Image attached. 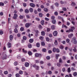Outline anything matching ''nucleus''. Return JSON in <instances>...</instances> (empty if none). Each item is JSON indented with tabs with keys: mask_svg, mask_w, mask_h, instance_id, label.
I'll return each mask as SVG.
<instances>
[{
	"mask_svg": "<svg viewBox=\"0 0 77 77\" xmlns=\"http://www.w3.org/2000/svg\"><path fill=\"white\" fill-rule=\"evenodd\" d=\"M23 5L24 7H26V6H27V5L26 4V3H23Z\"/></svg>",
	"mask_w": 77,
	"mask_h": 77,
	"instance_id": "nucleus-59",
	"label": "nucleus"
},
{
	"mask_svg": "<svg viewBox=\"0 0 77 77\" xmlns=\"http://www.w3.org/2000/svg\"><path fill=\"white\" fill-rule=\"evenodd\" d=\"M16 77H20V75L19 74L17 73L16 74Z\"/></svg>",
	"mask_w": 77,
	"mask_h": 77,
	"instance_id": "nucleus-44",
	"label": "nucleus"
},
{
	"mask_svg": "<svg viewBox=\"0 0 77 77\" xmlns=\"http://www.w3.org/2000/svg\"><path fill=\"white\" fill-rule=\"evenodd\" d=\"M46 40L48 42V41H50V39H49V38H48V37H47L46 38Z\"/></svg>",
	"mask_w": 77,
	"mask_h": 77,
	"instance_id": "nucleus-54",
	"label": "nucleus"
},
{
	"mask_svg": "<svg viewBox=\"0 0 77 77\" xmlns=\"http://www.w3.org/2000/svg\"><path fill=\"white\" fill-rule=\"evenodd\" d=\"M39 54L36 53L35 54V57H39Z\"/></svg>",
	"mask_w": 77,
	"mask_h": 77,
	"instance_id": "nucleus-12",
	"label": "nucleus"
},
{
	"mask_svg": "<svg viewBox=\"0 0 77 77\" xmlns=\"http://www.w3.org/2000/svg\"><path fill=\"white\" fill-rule=\"evenodd\" d=\"M55 5H56V6L57 7H58V6H59V3H57V2L56 3H55Z\"/></svg>",
	"mask_w": 77,
	"mask_h": 77,
	"instance_id": "nucleus-50",
	"label": "nucleus"
},
{
	"mask_svg": "<svg viewBox=\"0 0 77 77\" xmlns=\"http://www.w3.org/2000/svg\"><path fill=\"white\" fill-rule=\"evenodd\" d=\"M28 54L29 56H32V53L30 51H28Z\"/></svg>",
	"mask_w": 77,
	"mask_h": 77,
	"instance_id": "nucleus-14",
	"label": "nucleus"
},
{
	"mask_svg": "<svg viewBox=\"0 0 77 77\" xmlns=\"http://www.w3.org/2000/svg\"><path fill=\"white\" fill-rule=\"evenodd\" d=\"M71 72V69L70 68H69L68 69V72Z\"/></svg>",
	"mask_w": 77,
	"mask_h": 77,
	"instance_id": "nucleus-46",
	"label": "nucleus"
},
{
	"mask_svg": "<svg viewBox=\"0 0 77 77\" xmlns=\"http://www.w3.org/2000/svg\"><path fill=\"white\" fill-rule=\"evenodd\" d=\"M23 52V53H27V51L26 50H24V49H22Z\"/></svg>",
	"mask_w": 77,
	"mask_h": 77,
	"instance_id": "nucleus-34",
	"label": "nucleus"
},
{
	"mask_svg": "<svg viewBox=\"0 0 77 77\" xmlns=\"http://www.w3.org/2000/svg\"><path fill=\"white\" fill-rule=\"evenodd\" d=\"M22 62H25L26 61V60L24 58H22L21 59Z\"/></svg>",
	"mask_w": 77,
	"mask_h": 77,
	"instance_id": "nucleus-37",
	"label": "nucleus"
},
{
	"mask_svg": "<svg viewBox=\"0 0 77 77\" xmlns=\"http://www.w3.org/2000/svg\"><path fill=\"white\" fill-rule=\"evenodd\" d=\"M43 15V14L42 13H39V16L40 17H42V16Z\"/></svg>",
	"mask_w": 77,
	"mask_h": 77,
	"instance_id": "nucleus-18",
	"label": "nucleus"
},
{
	"mask_svg": "<svg viewBox=\"0 0 77 77\" xmlns=\"http://www.w3.org/2000/svg\"><path fill=\"white\" fill-rule=\"evenodd\" d=\"M4 3L3 2H0V6H4Z\"/></svg>",
	"mask_w": 77,
	"mask_h": 77,
	"instance_id": "nucleus-17",
	"label": "nucleus"
},
{
	"mask_svg": "<svg viewBox=\"0 0 77 77\" xmlns=\"http://www.w3.org/2000/svg\"><path fill=\"white\" fill-rule=\"evenodd\" d=\"M69 41H70V40H69V39L67 38L66 39V42L67 43H69Z\"/></svg>",
	"mask_w": 77,
	"mask_h": 77,
	"instance_id": "nucleus-39",
	"label": "nucleus"
},
{
	"mask_svg": "<svg viewBox=\"0 0 77 77\" xmlns=\"http://www.w3.org/2000/svg\"><path fill=\"white\" fill-rule=\"evenodd\" d=\"M73 75L75 76H76L77 75V73L76 72H75L74 73Z\"/></svg>",
	"mask_w": 77,
	"mask_h": 77,
	"instance_id": "nucleus-60",
	"label": "nucleus"
},
{
	"mask_svg": "<svg viewBox=\"0 0 77 77\" xmlns=\"http://www.w3.org/2000/svg\"><path fill=\"white\" fill-rule=\"evenodd\" d=\"M17 64H18V63H17V62H14V65L15 66H17Z\"/></svg>",
	"mask_w": 77,
	"mask_h": 77,
	"instance_id": "nucleus-42",
	"label": "nucleus"
},
{
	"mask_svg": "<svg viewBox=\"0 0 77 77\" xmlns=\"http://www.w3.org/2000/svg\"><path fill=\"white\" fill-rule=\"evenodd\" d=\"M8 77H12V75L11 74H8Z\"/></svg>",
	"mask_w": 77,
	"mask_h": 77,
	"instance_id": "nucleus-61",
	"label": "nucleus"
},
{
	"mask_svg": "<svg viewBox=\"0 0 77 77\" xmlns=\"http://www.w3.org/2000/svg\"><path fill=\"white\" fill-rule=\"evenodd\" d=\"M62 27V28H63V27H65L66 28H67V26L66 25L63 24Z\"/></svg>",
	"mask_w": 77,
	"mask_h": 77,
	"instance_id": "nucleus-45",
	"label": "nucleus"
},
{
	"mask_svg": "<svg viewBox=\"0 0 77 77\" xmlns=\"http://www.w3.org/2000/svg\"><path fill=\"white\" fill-rule=\"evenodd\" d=\"M57 66H58L59 67L60 66V63H57Z\"/></svg>",
	"mask_w": 77,
	"mask_h": 77,
	"instance_id": "nucleus-38",
	"label": "nucleus"
},
{
	"mask_svg": "<svg viewBox=\"0 0 77 77\" xmlns=\"http://www.w3.org/2000/svg\"><path fill=\"white\" fill-rule=\"evenodd\" d=\"M42 51L43 52H46L47 50L45 48H44L42 49Z\"/></svg>",
	"mask_w": 77,
	"mask_h": 77,
	"instance_id": "nucleus-43",
	"label": "nucleus"
},
{
	"mask_svg": "<svg viewBox=\"0 0 77 77\" xmlns=\"http://www.w3.org/2000/svg\"><path fill=\"white\" fill-rule=\"evenodd\" d=\"M46 59L47 60H50V56H47L46 57Z\"/></svg>",
	"mask_w": 77,
	"mask_h": 77,
	"instance_id": "nucleus-47",
	"label": "nucleus"
},
{
	"mask_svg": "<svg viewBox=\"0 0 77 77\" xmlns=\"http://www.w3.org/2000/svg\"><path fill=\"white\" fill-rule=\"evenodd\" d=\"M8 48L11 47V43H8Z\"/></svg>",
	"mask_w": 77,
	"mask_h": 77,
	"instance_id": "nucleus-10",
	"label": "nucleus"
},
{
	"mask_svg": "<svg viewBox=\"0 0 77 77\" xmlns=\"http://www.w3.org/2000/svg\"><path fill=\"white\" fill-rule=\"evenodd\" d=\"M9 38H10V40H11V41H12V40L13 39V36H12V35H10Z\"/></svg>",
	"mask_w": 77,
	"mask_h": 77,
	"instance_id": "nucleus-8",
	"label": "nucleus"
},
{
	"mask_svg": "<svg viewBox=\"0 0 77 77\" xmlns=\"http://www.w3.org/2000/svg\"><path fill=\"white\" fill-rule=\"evenodd\" d=\"M77 49L75 48H74V49H73V51L74 52H76L77 51Z\"/></svg>",
	"mask_w": 77,
	"mask_h": 77,
	"instance_id": "nucleus-35",
	"label": "nucleus"
},
{
	"mask_svg": "<svg viewBox=\"0 0 77 77\" xmlns=\"http://www.w3.org/2000/svg\"><path fill=\"white\" fill-rule=\"evenodd\" d=\"M56 51L57 53H59L60 52V51L59 50V49L57 48L56 49Z\"/></svg>",
	"mask_w": 77,
	"mask_h": 77,
	"instance_id": "nucleus-26",
	"label": "nucleus"
},
{
	"mask_svg": "<svg viewBox=\"0 0 77 77\" xmlns=\"http://www.w3.org/2000/svg\"><path fill=\"white\" fill-rule=\"evenodd\" d=\"M44 11L45 12H48V10L47 8H45L44 9Z\"/></svg>",
	"mask_w": 77,
	"mask_h": 77,
	"instance_id": "nucleus-36",
	"label": "nucleus"
},
{
	"mask_svg": "<svg viewBox=\"0 0 77 77\" xmlns=\"http://www.w3.org/2000/svg\"><path fill=\"white\" fill-rule=\"evenodd\" d=\"M17 17H18V15L15 14H14V16L13 17V19L17 20Z\"/></svg>",
	"mask_w": 77,
	"mask_h": 77,
	"instance_id": "nucleus-2",
	"label": "nucleus"
},
{
	"mask_svg": "<svg viewBox=\"0 0 77 77\" xmlns=\"http://www.w3.org/2000/svg\"><path fill=\"white\" fill-rule=\"evenodd\" d=\"M30 24L29 23H26V25H25V27L26 28H28L30 27Z\"/></svg>",
	"mask_w": 77,
	"mask_h": 77,
	"instance_id": "nucleus-4",
	"label": "nucleus"
},
{
	"mask_svg": "<svg viewBox=\"0 0 77 77\" xmlns=\"http://www.w3.org/2000/svg\"><path fill=\"white\" fill-rule=\"evenodd\" d=\"M51 29L53 30L55 29V26L54 25H52L51 26Z\"/></svg>",
	"mask_w": 77,
	"mask_h": 77,
	"instance_id": "nucleus-15",
	"label": "nucleus"
},
{
	"mask_svg": "<svg viewBox=\"0 0 77 77\" xmlns=\"http://www.w3.org/2000/svg\"><path fill=\"white\" fill-rule=\"evenodd\" d=\"M53 34L54 36H57V31H54V32Z\"/></svg>",
	"mask_w": 77,
	"mask_h": 77,
	"instance_id": "nucleus-3",
	"label": "nucleus"
},
{
	"mask_svg": "<svg viewBox=\"0 0 77 77\" xmlns=\"http://www.w3.org/2000/svg\"><path fill=\"white\" fill-rule=\"evenodd\" d=\"M56 51V48H54L53 49V52H55Z\"/></svg>",
	"mask_w": 77,
	"mask_h": 77,
	"instance_id": "nucleus-20",
	"label": "nucleus"
},
{
	"mask_svg": "<svg viewBox=\"0 0 77 77\" xmlns=\"http://www.w3.org/2000/svg\"><path fill=\"white\" fill-rule=\"evenodd\" d=\"M51 18L52 20H54L55 18V17L54 16H52L51 17Z\"/></svg>",
	"mask_w": 77,
	"mask_h": 77,
	"instance_id": "nucleus-48",
	"label": "nucleus"
},
{
	"mask_svg": "<svg viewBox=\"0 0 77 77\" xmlns=\"http://www.w3.org/2000/svg\"><path fill=\"white\" fill-rule=\"evenodd\" d=\"M64 48L63 46L62 45H60V49H63Z\"/></svg>",
	"mask_w": 77,
	"mask_h": 77,
	"instance_id": "nucleus-29",
	"label": "nucleus"
},
{
	"mask_svg": "<svg viewBox=\"0 0 77 77\" xmlns=\"http://www.w3.org/2000/svg\"><path fill=\"white\" fill-rule=\"evenodd\" d=\"M36 45L37 47H39L40 46V44L38 43H37L36 44Z\"/></svg>",
	"mask_w": 77,
	"mask_h": 77,
	"instance_id": "nucleus-30",
	"label": "nucleus"
},
{
	"mask_svg": "<svg viewBox=\"0 0 77 77\" xmlns=\"http://www.w3.org/2000/svg\"><path fill=\"white\" fill-rule=\"evenodd\" d=\"M48 74H52V72H51V71H49L48 72Z\"/></svg>",
	"mask_w": 77,
	"mask_h": 77,
	"instance_id": "nucleus-49",
	"label": "nucleus"
},
{
	"mask_svg": "<svg viewBox=\"0 0 77 77\" xmlns=\"http://www.w3.org/2000/svg\"><path fill=\"white\" fill-rule=\"evenodd\" d=\"M41 45L42 46H44L45 45V44L44 42H41Z\"/></svg>",
	"mask_w": 77,
	"mask_h": 77,
	"instance_id": "nucleus-22",
	"label": "nucleus"
},
{
	"mask_svg": "<svg viewBox=\"0 0 77 77\" xmlns=\"http://www.w3.org/2000/svg\"><path fill=\"white\" fill-rule=\"evenodd\" d=\"M54 14L55 15H58V13H57V11L55 12L54 13Z\"/></svg>",
	"mask_w": 77,
	"mask_h": 77,
	"instance_id": "nucleus-52",
	"label": "nucleus"
},
{
	"mask_svg": "<svg viewBox=\"0 0 77 77\" xmlns=\"http://www.w3.org/2000/svg\"><path fill=\"white\" fill-rule=\"evenodd\" d=\"M63 10L64 11H66V8H63Z\"/></svg>",
	"mask_w": 77,
	"mask_h": 77,
	"instance_id": "nucleus-55",
	"label": "nucleus"
},
{
	"mask_svg": "<svg viewBox=\"0 0 77 77\" xmlns=\"http://www.w3.org/2000/svg\"><path fill=\"white\" fill-rule=\"evenodd\" d=\"M8 58V56H7V55L6 54H4L3 55V57L2 59L4 60L5 59H6Z\"/></svg>",
	"mask_w": 77,
	"mask_h": 77,
	"instance_id": "nucleus-1",
	"label": "nucleus"
},
{
	"mask_svg": "<svg viewBox=\"0 0 77 77\" xmlns=\"http://www.w3.org/2000/svg\"><path fill=\"white\" fill-rule=\"evenodd\" d=\"M39 39H41V40H43V39H44V37L42 36H40Z\"/></svg>",
	"mask_w": 77,
	"mask_h": 77,
	"instance_id": "nucleus-21",
	"label": "nucleus"
},
{
	"mask_svg": "<svg viewBox=\"0 0 77 77\" xmlns=\"http://www.w3.org/2000/svg\"><path fill=\"white\" fill-rule=\"evenodd\" d=\"M73 34H69L68 35V37L69 38L71 39L72 38V37L73 36Z\"/></svg>",
	"mask_w": 77,
	"mask_h": 77,
	"instance_id": "nucleus-6",
	"label": "nucleus"
},
{
	"mask_svg": "<svg viewBox=\"0 0 77 77\" xmlns=\"http://www.w3.org/2000/svg\"><path fill=\"white\" fill-rule=\"evenodd\" d=\"M35 19L36 20H37V21H40V19H39V18H38V17H36V18H35Z\"/></svg>",
	"mask_w": 77,
	"mask_h": 77,
	"instance_id": "nucleus-57",
	"label": "nucleus"
},
{
	"mask_svg": "<svg viewBox=\"0 0 77 77\" xmlns=\"http://www.w3.org/2000/svg\"><path fill=\"white\" fill-rule=\"evenodd\" d=\"M19 18H20V19H23V18H24V17L23 16L20 15L19 16Z\"/></svg>",
	"mask_w": 77,
	"mask_h": 77,
	"instance_id": "nucleus-33",
	"label": "nucleus"
},
{
	"mask_svg": "<svg viewBox=\"0 0 77 77\" xmlns=\"http://www.w3.org/2000/svg\"><path fill=\"white\" fill-rule=\"evenodd\" d=\"M52 23H53V24H56V20H53L52 21Z\"/></svg>",
	"mask_w": 77,
	"mask_h": 77,
	"instance_id": "nucleus-51",
	"label": "nucleus"
},
{
	"mask_svg": "<svg viewBox=\"0 0 77 77\" xmlns=\"http://www.w3.org/2000/svg\"><path fill=\"white\" fill-rule=\"evenodd\" d=\"M3 32L2 30L0 31V35H3Z\"/></svg>",
	"mask_w": 77,
	"mask_h": 77,
	"instance_id": "nucleus-56",
	"label": "nucleus"
},
{
	"mask_svg": "<svg viewBox=\"0 0 77 77\" xmlns=\"http://www.w3.org/2000/svg\"><path fill=\"white\" fill-rule=\"evenodd\" d=\"M54 44L55 45H57L58 44L57 43V40H55V42H54Z\"/></svg>",
	"mask_w": 77,
	"mask_h": 77,
	"instance_id": "nucleus-24",
	"label": "nucleus"
},
{
	"mask_svg": "<svg viewBox=\"0 0 77 77\" xmlns=\"http://www.w3.org/2000/svg\"><path fill=\"white\" fill-rule=\"evenodd\" d=\"M73 41H74L73 42V43H74V44H77V41L76 40H74Z\"/></svg>",
	"mask_w": 77,
	"mask_h": 77,
	"instance_id": "nucleus-53",
	"label": "nucleus"
},
{
	"mask_svg": "<svg viewBox=\"0 0 77 77\" xmlns=\"http://www.w3.org/2000/svg\"><path fill=\"white\" fill-rule=\"evenodd\" d=\"M76 37H73L72 38V41H74L75 40H76Z\"/></svg>",
	"mask_w": 77,
	"mask_h": 77,
	"instance_id": "nucleus-40",
	"label": "nucleus"
},
{
	"mask_svg": "<svg viewBox=\"0 0 77 77\" xmlns=\"http://www.w3.org/2000/svg\"><path fill=\"white\" fill-rule=\"evenodd\" d=\"M19 74L22 75V74H23V71L20 70L19 72Z\"/></svg>",
	"mask_w": 77,
	"mask_h": 77,
	"instance_id": "nucleus-23",
	"label": "nucleus"
},
{
	"mask_svg": "<svg viewBox=\"0 0 77 77\" xmlns=\"http://www.w3.org/2000/svg\"><path fill=\"white\" fill-rule=\"evenodd\" d=\"M17 59H21V56H20V55H19L17 56Z\"/></svg>",
	"mask_w": 77,
	"mask_h": 77,
	"instance_id": "nucleus-31",
	"label": "nucleus"
},
{
	"mask_svg": "<svg viewBox=\"0 0 77 77\" xmlns=\"http://www.w3.org/2000/svg\"><path fill=\"white\" fill-rule=\"evenodd\" d=\"M29 63L26 62L25 64V66L26 67H29Z\"/></svg>",
	"mask_w": 77,
	"mask_h": 77,
	"instance_id": "nucleus-7",
	"label": "nucleus"
},
{
	"mask_svg": "<svg viewBox=\"0 0 77 77\" xmlns=\"http://www.w3.org/2000/svg\"><path fill=\"white\" fill-rule=\"evenodd\" d=\"M33 8H30L29 9V11L31 12H33Z\"/></svg>",
	"mask_w": 77,
	"mask_h": 77,
	"instance_id": "nucleus-27",
	"label": "nucleus"
},
{
	"mask_svg": "<svg viewBox=\"0 0 77 77\" xmlns=\"http://www.w3.org/2000/svg\"><path fill=\"white\" fill-rule=\"evenodd\" d=\"M45 20H46V21H49V19L48 18H47V17H45Z\"/></svg>",
	"mask_w": 77,
	"mask_h": 77,
	"instance_id": "nucleus-64",
	"label": "nucleus"
},
{
	"mask_svg": "<svg viewBox=\"0 0 77 77\" xmlns=\"http://www.w3.org/2000/svg\"><path fill=\"white\" fill-rule=\"evenodd\" d=\"M24 30V29L23 27H21L20 29V31H23Z\"/></svg>",
	"mask_w": 77,
	"mask_h": 77,
	"instance_id": "nucleus-41",
	"label": "nucleus"
},
{
	"mask_svg": "<svg viewBox=\"0 0 77 77\" xmlns=\"http://www.w3.org/2000/svg\"><path fill=\"white\" fill-rule=\"evenodd\" d=\"M25 13H26V14H28V13H29V10H28V9H26L25 10Z\"/></svg>",
	"mask_w": 77,
	"mask_h": 77,
	"instance_id": "nucleus-28",
	"label": "nucleus"
},
{
	"mask_svg": "<svg viewBox=\"0 0 77 77\" xmlns=\"http://www.w3.org/2000/svg\"><path fill=\"white\" fill-rule=\"evenodd\" d=\"M30 5L32 8H35V5L33 3H30Z\"/></svg>",
	"mask_w": 77,
	"mask_h": 77,
	"instance_id": "nucleus-5",
	"label": "nucleus"
},
{
	"mask_svg": "<svg viewBox=\"0 0 77 77\" xmlns=\"http://www.w3.org/2000/svg\"><path fill=\"white\" fill-rule=\"evenodd\" d=\"M37 11L39 12H41V8H38L37 9Z\"/></svg>",
	"mask_w": 77,
	"mask_h": 77,
	"instance_id": "nucleus-25",
	"label": "nucleus"
},
{
	"mask_svg": "<svg viewBox=\"0 0 77 77\" xmlns=\"http://www.w3.org/2000/svg\"><path fill=\"white\" fill-rule=\"evenodd\" d=\"M28 47L29 48H31L32 47V45L30 44H29L28 45Z\"/></svg>",
	"mask_w": 77,
	"mask_h": 77,
	"instance_id": "nucleus-9",
	"label": "nucleus"
},
{
	"mask_svg": "<svg viewBox=\"0 0 77 77\" xmlns=\"http://www.w3.org/2000/svg\"><path fill=\"white\" fill-rule=\"evenodd\" d=\"M41 33L42 36H44L45 35V32L44 31L42 32Z\"/></svg>",
	"mask_w": 77,
	"mask_h": 77,
	"instance_id": "nucleus-13",
	"label": "nucleus"
},
{
	"mask_svg": "<svg viewBox=\"0 0 77 77\" xmlns=\"http://www.w3.org/2000/svg\"><path fill=\"white\" fill-rule=\"evenodd\" d=\"M35 68L36 69L38 70V69H39V66H35Z\"/></svg>",
	"mask_w": 77,
	"mask_h": 77,
	"instance_id": "nucleus-63",
	"label": "nucleus"
},
{
	"mask_svg": "<svg viewBox=\"0 0 77 77\" xmlns=\"http://www.w3.org/2000/svg\"><path fill=\"white\" fill-rule=\"evenodd\" d=\"M23 39L24 40H26L27 39V38L26 37V36H24L23 37Z\"/></svg>",
	"mask_w": 77,
	"mask_h": 77,
	"instance_id": "nucleus-58",
	"label": "nucleus"
},
{
	"mask_svg": "<svg viewBox=\"0 0 77 77\" xmlns=\"http://www.w3.org/2000/svg\"><path fill=\"white\" fill-rule=\"evenodd\" d=\"M4 74H8V71H5L4 72Z\"/></svg>",
	"mask_w": 77,
	"mask_h": 77,
	"instance_id": "nucleus-62",
	"label": "nucleus"
},
{
	"mask_svg": "<svg viewBox=\"0 0 77 77\" xmlns=\"http://www.w3.org/2000/svg\"><path fill=\"white\" fill-rule=\"evenodd\" d=\"M29 42L30 43H32L33 42V39H30L29 40Z\"/></svg>",
	"mask_w": 77,
	"mask_h": 77,
	"instance_id": "nucleus-16",
	"label": "nucleus"
},
{
	"mask_svg": "<svg viewBox=\"0 0 77 77\" xmlns=\"http://www.w3.org/2000/svg\"><path fill=\"white\" fill-rule=\"evenodd\" d=\"M14 31L15 33H18V29H17L16 28L14 29Z\"/></svg>",
	"mask_w": 77,
	"mask_h": 77,
	"instance_id": "nucleus-19",
	"label": "nucleus"
},
{
	"mask_svg": "<svg viewBox=\"0 0 77 77\" xmlns=\"http://www.w3.org/2000/svg\"><path fill=\"white\" fill-rule=\"evenodd\" d=\"M60 56V55L59 54H57L56 55L55 58L56 59H58V57Z\"/></svg>",
	"mask_w": 77,
	"mask_h": 77,
	"instance_id": "nucleus-11",
	"label": "nucleus"
},
{
	"mask_svg": "<svg viewBox=\"0 0 77 77\" xmlns=\"http://www.w3.org/2000/svg\"><path fill=\"white\" fill-rule=\"evenodd\" d=\"M41 23L42 25H44V20H42L41 22Z\"/></svg>",
	"mask_w": 77,
	"mask_h": 77,
	"instance_id": "nucleus-32",
	"label": "nucleus"
}]
</instances>
